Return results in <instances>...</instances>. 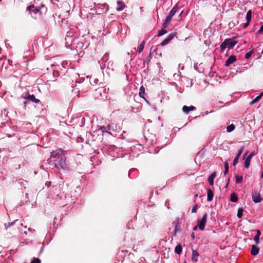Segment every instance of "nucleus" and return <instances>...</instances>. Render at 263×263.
Returning <instances> with one entry per match:
<instances>
[{"instance_id":"21","label":"nucleus","mask_w":263,"mask_h":263,"mask_svg":"<svg viewBox=\"0 0 263 263\" xmlns=\"http://www.w3.org/2000/svg\"><path fill=\"white\" fill-rule=\"evenodd\" d=\"M178 9V7L177 5H176L170 12L169 15L173 17L175 15V14L176 12Z\"/></svg>"},{"instance_id":"38","label":"nucleus","mask_w":263,"mask_h":263,"mask_svg":"<svg viewBox=\"0 0 263 263\" xmlns=\"http://www.w3.org/2000/svg\"><path fill=\"white\" fill-rule=\"evenodd\" d=\"M168 24H169L168 23H166V22H165L164 21V22L163 23V24L162 25L163 28L164 29V28H166L167 26H168Z\"/></svg>"},{"instance_id":"35","label":"nucleus","mask_w":263,"mask_h":263,"mask_svg":"<svg viewBox=\"0 0 263 263\" xmlns=\"http://www.w3.org/2000/svg\"><path fill=\"white\" fill-rule=\"evenodd\" d=\"M172 16H170V15H168L165 20V21L166 22V23H170V22L172 21Z\"/></svg>"},{"instance_id":"29","label":"nucleus","mask_w":263,"mask_h":263,"mask_svg":"<svg viewBox=\"0 0 263 263\" xmlns=\"http://www.w3.org/2000/svg\"><path fill=\"white\" fill-rule=\"evenodd\" d=\"M235 127L234 125L232 124H231V125H230L227 126V130L228 132H232L233 130H234Z\"/></svg>"},{"instance_id":"33","label":"nucleus","mask_w":263,"mask_h":263,"mask_svg":"<svg viewBox=\"0 0 263 263\" xmlns=\"http://www.w3.org/2000/svg\"><path fill=\"white\" fill-rule=\"evenodd\" d=\"M167 33V30L164 29H162L161 30L159 31L158 34V36H160L165 33Z\"/></svg>"},{"instance_id":"18","label":"nucleus","mask_w":263,"mask_h":263,"mask_svg":"<svg viewBox=\"0 0 263 263\" xmlns=\"http://www.w3.org/2000/svg\"><path fill=\"white\" fill-rule=\"evenodd\" d=\"M263 96V92L261 93L259 96H257L255 99H254L251 102L250 105H253L254 103H256Z\"/></svg>"},{"instance_id":"1","label":"nucleus","mask_w":263,"mask_h":263,"mask_svg":"<svg viewBox=\"0 0 263 263\" xmlns=\"http://www.w3.org/2000/svg\"><path fill=\"white\" fill-rule=\"evenodd\" d=\"M27 10L29 11V13L30 14H39V15H41L42 14V12L40 10V8L35 7L34 5H30L29 6H28L27 8Z\"/></svg>"},{"instance_id":"34","label":"nucleus","mask_w":263,"mask_h":263,"mask_svg":"<svg viewBox=\"0 0 263 263\" xmlns=\"http://www.w3.org/2000/svg\"><path fill=\"white\" fill-rule=\"evenodd\" d=\"M41 260L38 258H33L30 263H41Z\"/></svg>"},{"instance_id":"9","label":"nucleus","mask_w":263,"mask_h":263,"mask_svg":"<svg viewBox=\"0 0 263 263\" xmlns=\"http://www.w3.org/2000/svg\"><path fill=\"white\" fill-rule=\"evenodd\" d=\"M252 199L255 203H258L262 200L260 195L258 193H255L252 194Z\"/></svg>"},{"instance_id":"44","label":"nucleus","mask_w":263,"mask_h":263,"mask_svg":"<svg viewBox=\"0 0 263 263\" xmlns=\"http://www.w3.org/2000/svg\"><path fill=\"white\" fill-rule=\"evenodd\" d=\"M191 237L193 239L195 238V234L194 232H193L192 234H191Z\"/></svg>"},{"instance_id":"37","label":"nucleus","mask_w":263,"mask_h":263,"mask_svg":"<svg viewBox=\"0 0 263 263\" xmlns=\"http://www.w3.org/2000/svg\"><path fill=\"white\" fill-rule=\"evenodd\" d=\"M152 54L151 53H150L149 54V55L146 58V62L147 63H148L150 61H151V60L152 59Z\"/></svg>"},{"instance_id":"32","label":"nucleus","mask_w":263,"mask_h":263,"mask_svg":"<svg viewBox=\"0 0 263 263\" xmlns=\"http://www.w3.org/2000/svg\"><path fill=\"white\" fill-rule=\"evenodd\" d=\"M254 53V50H252L249 52H248L247 53H246V55H245V58L246 59H248L250 58V57L251 56V55Z\"/></svg>"},{"instance_id":"7","label":"nucleus","mask_w":263,"mask_h":263,"mask_svg":"<svg viewBox=\"0 0 263 263\" xmlns=\"http://www.w3.org/2000/svg\"><path fill=\"white\" fill-rule=\"evenodd\" d=\"M226 41H227V47L229 49L233 47L237 43L234 39H227Z\"/></svg>"},{"instance_id":"42","label":"nucleus","mask_w":263,"mask_h":263,"mask_svg":"<svg viewBox=\"0 0 263 263\" xmlns=\"http://www.w3.org/2000/svg\"><path fill=\"white\" fill-rule=\"evenodd\" d=\"M254 156V154L253 153H252L248 156L250 157V158H252Z\"/></svg>"},{"instance_id":"12","label":"nucleus","mask_w":263,"mask_h":263,"mask_svg":"<svg viewBox=\"0 0 263 263\" xmlns=\"http://www.w3.org/2000/svg\"><path fill=\"white\" fill-rule=\"evenodd\" d=\"M24 98L35 103H38L40 101L39 99H36L33 95H28L27 97H24Z\"/></svg>"},{"instance_id":"17","label":"nucleus","mask_w":263,"mask_h":263,"mask_svg":"<svg viewBox=\"0 0 263 263\" xmlns=\"http://www.w3.org/2000/svg\"><path fill=\"white\" fill-rule=\"evenodd\" d=\"M213 199V193L212 191L209 189H208V196H207V200L208 201H211Z\"/></svg>"},{"instance_id":"40","label":"nucleus","mask_w":263,"mask_h":263,"mask_svg":"<svg viewBox=\"0 0 263 263\" xmlns=\"http://www.w3.org/2000/svg\"><path fill=\"white\" fill-rule=\"evenodd\" d=\"M250 22H248V21H247V22H246L245 24H243V28H247V27L249 26V24H250Z\"/></svg>"},{"instance_id":"24","label":"nucleus","mask_w":263,"mask_h":263,"mask_svg":"<svg viewBox=\"0 0 263 263\" xmlns=\"http://www.w3.org/2000/svg\"><path fill=\"white\" fill-rule=\"evenodd\" d=\"M139 94V96L140 97H141V98H143L144 100H145V99L144 98V95L145 94V88L143 86H142L140 88Z\"/></svg>"},{"instance_id":"45","label":"nucleus","mask_w":263,"mask_h":263,"mask_svg":"<svg viewBox=\"0 0 263 263\" xmlns=\"http://www.w3.org/2000/svg\"><path fill=\"white\" fill-rule=\"evenodd\" d=\"M248 152H246L245 154L243 155V158L244 159L246 157V156L247 155Z\"/></svg>"},{"instance_id":"4","label":"nucleus","mask_w":263,"mask_h":263,"mask_svg":"<svg viewBox=\"0 0 263 263\" xmlns=\"http://www.w3.org/2000/svg\"><path fill=\"white\" fill-rule=\"evenodd\" d=\"M63 152L60 149H58L55 151H53L52 152H51V158H59L60 156H61L63 155Z\"/></svg>"},{"instance_id":"46","label":"nucleus","mask_w":263,"mask_h":263,"mask_svg":"<svg viewBox=\"0 0 263 263\" xmlns=\"http://www.w3.org/2000/svg\"><path fill=\"white\" fill-rule=\"evenodd\" d=\"M228 183H228L226 184V187H227V186H228Z\"/></svg>"},{"instance_id":"6","label":"nucleus","mask_w":263,"mask_h":263,"mask_svg":"<svg viewBox=\"0 0 263 263\" xmlns=\"http://www.w3.org/2000/svg\"><path fill=\"white\" fill-rule=\"evenodd\" d=\"M243 148H244L243 146H241L240 148V149L238 150L237 154L236 155L235 158H234V160L233 162V165L234 166L237 164V163L238 162V160H239V157L241 155V154L242 153Z\"/></svg>"},{"instance_id":"19","label":"nucleus","mask_w":263,"mask_h":263,"mask_svg":"<svg viewBox=\"0 0 263 263\" xmlns=\"http://www.w3.org/2000/svg\"><path fill=\"white\" fill-rule=\"evenodd\" d=\"M260 235H261L260 231L259 230H257V234L254 236V240L256 244H258L259 243V237H260Z\"/></svg>"},{"instance_id":"41","label":"nucleus","mask_w":263,"mask_h":263,"mask_svg":"<svg viewBox=\"0 0 263 263\" xmlns=\"http://www.w3.org/2000/svg\"><path fill=\"white\" fill-rule=\"evenodd\" d=\"M173 224L175 226V232L176 231V230H177V225H178V222L176 223L175 222H174L173 223Z\"/></svg>"},{"instance_id":"15","label":"nucleus","mask_w":263,"mask_h":263,"mask_svg":"<svg viewBox=\"0 0 263 263\" xmlns=\"http://www.w3.org/2000/svg\"><path fill=\"white\" fill-rule=\"evenodd\" d=\"M216 176V173L214 172L213 173L211 174V175L208 178V182L211 185H213L214 184V179Z\"/></svg>"},{"instance_id":"28","label":"nucleus","mask_w":263,"mask_h":263,"mask_svg":"<svg viewBox=\"0 0 263 263\" xmlns=\"http://www.w3.org/2000/svg\"><path fill=\"white\" fill-rule=\"evenodd\" d=\"M145 44V41H143L142 42V43H141L140 47L139 48V49H138L139 53H141L143 51V49L144 48Z\"/></svg>"},{"instance_id":"39","label":"nucleus","mask_w":263,"mask_h":263,"mask_svg":"<svg viewBox=\"0 0 263 263\" xmlns=\"http://www.w3.org/2000/svg\"><path fill=\"white\" fill-rule=\"evenodd\" d=\"M257 32L259 34L262 33L263 32V25L260 27Z\"/></svg>"},{"instance_id":"47","label":"nucleus","mask_w":263,"mask_h":263,"mask_svg":"<svg viewBox=\"0 0 263 263\" xmlns=\"http://www.w3.org/2000/svg\"><path fill=\"white\" fill-rule=\"evenodd\" d=\"M184 263H186V262H185V261H184Z\"/></svg>"},{"instance_id":"8","label":"nucleus","mask_w":263,"mask_h":263,"mask_svg":"<svg viewBox=\"0 0 263 263\" xmlns=\"http://www.w3.org/2000/svg\"><path fill=\"white\" fill-rule=\"evenodd\" d=\"M174 33L170 34L168 36L161 42V45L162 46L166 45L174 38Z\"/></svg>"},{"instance_id":"2","label":"nucleus","mask_w":263,"mask_h":263,"mask_svg":"<svg viewBox=\"0 0 263 263\" xmlns=\"http://www.w3.org/2000/svg\"><path fill=\"white\" fill-rule=\"evenodd\" d=\"M56 161H57V162L55 163L56 166L58 165V167H60L63 169H64L66 167L65 158L64 155L60 156V158H58V160H57Z\"/></svg>"},{"instance_id":"3","label":"nucleus","mask_w":263,"mask_h":263,"mask_svg":"<svg viewBox=\"0 0 263 263\" xmlns=\"http://www.w3.org/2000/svg\"><path fill=\"white\" fill-rule=\"evenodd\" d=\"M207 219V214L205 213L200 220H198V227L199 229L201 231H203L204 229L205 226L206 222Z\"/></svg>"},{"instance_id":"11","label":"nucleus","mask_w":263,"mask_h":263,"mask_svg":"<svg viewBox=\"0 0 263 263\" xmlns=\"http://www.w3.org/2000/svg\"><path fill=\"white\" fill-rule=\"evenodd\" d=\"M195 108V107L194 106H187L184 105L182 107V110L185 114H188L190 111L194 110Z\"/></svg>"},{"instance_id":"26","label":"nucleus","mask_w":263,"mask_h":263,"mask_svg":"<svg viewBox=\"0 0 263 263\" xmlns=\"http://www.w3.org/2000/svg\"><path fill=\"white\" fill-rule=\"evenodd\" d=\"M224 171L223 172V174L224 175H226V174H227L229 172V163L228 162L226 161L224 162Z\"/></svg>"},{"instance_id":"36","label":"nucleus","mask_w":263,"mask_h":263,"mask_svg":"<svg viewBox=\"0 0 263 263\" xmlns=\"http://www.w3.org/2000/svg\"><path fill=\"white\" fill-rule=\"evenodd\" d=\"M197 208H198V205L197 204H196L194 206L193 208H192V213H196V210L197 209Z\"/></svg>"},{"instance_id":"20","label":"nucleus","mask_w":263,"mask_h":263,"mask_svg":"<svg viewBox=\"0 0 263 263\" xmlns=\"http://www.w3.org/2000/svg\"><path fill=\"white\" fill-rule=\"evenodd\" d=\"M230 200L233 202H236L238 201V197L236 193H233L231 195Z\"/></svg>"},{"instance_id":"16","label":"nucleus","mask_w":263,"mask_h":263,"mask_svg":"<svg viewBox=\"0 0 263 263\" xmlns=\"http://www.w3.org/2000/svg\"><path fill=\"white\" fill-rule=\"evenodd\" d=\"M199 256V253L196 250H193L192 251V259L193 261H198V257Z\"/></svg>"},{"instance_id":"25","label":"nucleus","mask_w":263,"mask_h":263,"mask_svg":"<svg viewBox=\"0 0 263 263\" xmlns=\"http://www.w3.org/2000/svg\"><path fill=\"white\" fill-rule=\"evenodd\" d=\"M235 179H236V183H240L242 181L243 177H242V176H239L238 175H236Z\"/></svg>"},{"instance_id":"13","label":"nucleus","mask_w":263,"mask_h":263,"mask_svg":"<svg viewBox=\"0 0 263 263\" xmlns=\"http://www.w3.org/2000/svg\"><path fill=\"white\" fill-rule=\"evenodd\" d=\"M117 4L118 6L116 9L117 11H122L126 7V5L121 1H118Z\"/></svg>"},{"instance_id":"31","label":"nucleus","mask_w":263,"mask_h":263,"mask_svg":"<svg viewBox=\"0 0 263 263\" xmlns=\"http://www.w3.org/2000/svg\"><path fill=\"white\" fill-rule=\"evenodd\" d=\"M242 213H243V209L242 208L238 209V211H237V216L239 218H240L242 217Z\"/></svg>"},{"instance_id":"10","label":"nucleus","mask_w":263,"mask_h":263,"mask_svg":"<svg viewBox=\"0 0 263 263\" xmlns=\"http://www.w3.org/2000/svg\"><path fill=\"white\" fill-rule=\"evenodd\" d=\"M111 127V124H108L106 126H101L99 127V130H100L102 133H107L111 134V133L109 132Z\"/></svg>"},{"instance_id":"27","label":"nucleus","mask_w":263,"mask_h":263,"mask_svg":"<svg viewBox=\"0 0 263 263\" xmlns=\"http://www.w3.org/2000/svg\"><path fill=\"white\" fill-rule=\"evenodd\" d=\"M227 41H226V40L224 41L223 43H221L220 45V49L221 51H224V49L227 47Z\"/></svg>"},{"instance_id":"5","label":"nucleus","mask_w":263,"mask_h":263,"mask_svg":"<svg viewBox=\"0 0 263 263\" xmlns=\"http://www.w3.org/2000/svg\"><path fill=\"white\" fill-rule=\"evenodd\" d=\"M236 60V57L235 55H231L228 58L227 60L226 61L224 66L226 67H229L230 64L233 63Z\"/></svg>"},{"instance_id":"30","label":"nucleus","mask_w":263,"mask_h":263,"mask_svg":"<svg viewBox=\"0 0 263 263\" xmlns=\"http://www.w3.org/2000/svg\"><path fill=\"white\" fill-rule=\"evenodd\" d=\"M251 14L252 12L251 10H249L248 11L247 15H246V20L248 22H250L251 20Z\"/></svg>"},{"instance_id":"14","label":"nucleus","mask_w":263,"mask_h":263,"mask_svg":"<svg viewBox=\"0 0 263 263\" xmlns=\"http://www.w3.org/2000/svg\"><path fill=\"white\" fill-rule=\"evenodd\" d=\"M259 251V248L255 245H252L251 250V254L254 256L257 255Z\"/></svg>"},{"instance_id":"43","label":"nucleus","mask_w":263,"mask_h":263,"mask_svg":"<svg viewBox=\"0 0 263 263\" xmlns=\"http://www.w3.org/2000/svg\"><path fill=\"white\" fill-rule=\"evenodd\" d=\"M198 226H198H195V227L193 228V230H194V231H196V230H197Z\"/></svg>"},{"instance_id":"22","label":"nucleus","mask_w":263,"mask_h":263,"mask_svg":"<svg viewBox=\"0 0 263 263\" xmlns=\"http://www.w3.org/2000/svg\"><path fill=\"white\" fill-rule=\"evenodd\" d=\"M175 252L177 254H180L182 252V246L180 244L176 246L175 249Z\"/></svg>"},{"instance_id":"23","label":"nucleus","mask_w":263,"mask_h":263,"mask_svg":"<svg viewBox=\"0 0 263 263\" xmlns=\"http://www.w3.org/2000/svg\"><path fill=\"white\" fill-rule=\"evenodd\" d=\"M252 158L248 156L245 160L244 166L246 168H248L250 166V161Z\"/></svg>"}]
</instances>
